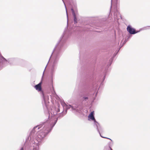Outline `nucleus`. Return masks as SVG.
<instances>
[{"label": "nucleus", "mask_w": 150, "mask_h": 150, "mask_svg": "<svg viewBox=\"0 0 150 150\" xmlns=\"http://www.w3.org/2000/svg\"><path fill=\"white\" fill-rule=\"evenodd\" d=\"M12 59H11L7 60L4 57L1 56L0 57V64L1 63L3 66H6L9 62L10 61L12 60Z\"/></svg>", "instance_id": "7"}, {"label": "nucleus", "mask_w": 150, "mask_h": 150, "mask_svg": "<svg viewBox=\"0 0 150 150\" xmlns=\"http://www.w3.org/2000/svg\"><path fill=\"white\" fill-rule=\"evenodd\" d=\"M94 112L93 111L91 112L90 114L88 116V120H93L94 122V125L95 124L96 122H97L96 121L94 116Z\"/></svg>", "instance_id": "10"}, {"label": "nucleus", "mask_w": 150, "mask_h": 150, "mask_svg": "<svg viewBox=\"0 0 150 150\" xmlns=\"http://www.w3.org/2000/svg\"><path fill=\"white\" fill-rule=\"evenodd\" d=\"M112 0H111V2H112Z\"/></svg>", "instance_id": "29"}, {"label": "nucleus", "mask_w": 150, "mask_h": 150, "mask_svg": "<svg viewBox=\"0 0 150 150\" xmlns=\"http://www.w3.org/2000/svg\"><path fill=\"white\" fill-rule=\"evenodd\" d=\"M12 59H11L7 60L4 57L1 56L0 57V64L1 63L3 66H6L9 62L10 61L12 60Z\"/></svg>", "instance_id": "6"}, {"label": "nucleus", "mask_w": 150, "mask_h": 150, "mask_svg": "<svg viewBox=\"0 0 150 150\" xmlns=\"http://www.w3.org/2000/svg\"><path fill=\"white\" fill-rule=\"evenodd\" d=\"M118 51H119V50H118V51H117V53H118Z\"/></svg>", "instance_id": "27"}, {"label": "nucleus", "mask_w": 150, "mask_h": 150, "mask_svg": "<svg viewBox=\"0 0 150 150\" xmlns=\"http://www.w3.org/2000/svg\"><path fill=\"white\" fill-rule=\"evenodd\" d=\"M20 150H23V148H22Z\"/></svg>", "instance_id": "20"}, {"label": "nucleus", "mask_w": 150, "mask_h": 150, "mask_svg": "<svg viewBox=\"0 0 150 150\" xmlns=\"http://www.w3.org/2000/svg\"><path fill=\"white\" fill-rule=\"evenodd\" d=\"M72 13L73 16L74 18V22L75 24L77 23V19L76 18V16L78 14V12L77 9H76L74 10L73 8H71Z\"/></svg>", "instance_id": "9"}, {"label": "nucleus", "mask_w": 150, "mask_h": 150, "mask_svg": "<svg viewBox=\"0 0 150 150\" xmlns=\"http://www.w3.org/2000/svg\"><path fill=\"white\" fill-rule=\"evenodd\" d=\"M105 76H104V80L105 79Z\"/></svg>", "instance_id": "22"}, {"label": "nucleus", "mask_w": 150, "mask_h": 150, "mask_svg": "<svg viewBox=\"0 0 150 150\" xmlns=\"http://www.w3.org/2000/svg\"><path fill=\"white\" fill-rule=\"evenodd\" d=\"M60 41L57 44L52 55L53 57V61L51 68V73L53 74L56 69L59 59V53L61 48Z\"/></svg>", "instance_id": "2"}, {"label": "nucleus", "mask_w": 150, "mask_h": 150, "mask_svg": "<svg viewBox=\"0 0 150 150\" xmlns=\"http://www.w3.org/2000/svg\"><path fill=\"white\" fill-rule=\"evenodd\" d=\"M118 51H119V50H118V51H117V53H118Z\"/></svg>", "instance_id": "26"}, {"label": "nucleus", "mask_w": 150, "mask_h": 150, "mask_svg": "<svg viewBox=\"0 0 150 150\" xmlns=\"http://www.w3.org/2000/svg\"><path fill=\"white\" fill-rule=\"evenodd\" d=\"M118 51H119V50H118V51H117V53H118Z\"/></svg>", "instance_id": "24"}, {"label": "nucleus", "mask_w": 150, "mask_h": 150, "mask_svg": "<svg viewBox=\"0 0 150 150\" xmlns=\"http://www.w3.org/2000/svg\"><path fill=\"white\" fill-rule=\"evenodd\" d=\"M126 41H125V40L123 42V43L122 45H120V48L121 47H122L123 46V45L126 43Z\"/></svg>", "instance_id": "12"}, {"label": "nucleus", "mask_w": 150, "mask_h": 150, "mask_svg": "<svg viewBox=\"0 0 150 150\" xmlns=\"http://www.w3.org/2000/svg\"><path fill=\"white\" fill-rule=\"evenodd\" d=\"M112 59H113L111 58V59H110V61H112Z\"/></svg>", "instance_id": "21"}, {"label": "nucleus", "mask_w": 150, "mask_h": 150, "mask_svg": "<svg viewBox=\"0 0 150 150\" xmlns=\"http://www.w3.org/2000/svg\"><path fill=\"white\" fill-rule=\"evenodd\" d=\"M59 111V108L52 109L51 113L52 118L47 122L35 127L30 133L28 140L30 139L33 147V150L38 149V144L51 131L57 121V118L54 116Z\"/></svg>", "instance_id": "1"}, {"label": "nucleus", "mask_w": 150, "mask_h": 150, "mask_svg": "<svg viewBox=\"0 0 150 150\" xmlns=\"http://www.w3.org/2000/svg\"><path fill=\"white\" fill-rule=\"evenodd\" d=\"M115 20H116V19H117V16H115Z\"/></svg>", "instance_id": "16"}, {"label": "nucleus", "mask_w": 150, "mask_h": 150, "mask_svg": "<svg viewBox=\"0 0 150 150\" xmlns=\"http://www.w3.org/2000/svg\"><path fill=\"white\" fill-rule=\"evenodd\" d=\"M95 99V98H94V99H93V100Z\"/></svg>", "instance_id": "23"}, {"label": "nucleus", "mask_w": 150, "mask_h": 150, "mask_svg": "<svg viewBox=\"0 0 150 150\" xmlns=\"http://www.w3.org/2000/svg\"><path fill=\"white\" fill-rule=\"evenodd\" d=\"M43 75H44V73L43 74Z\"/></svg>", "instance_id": "28"}, {"label": "nucleus", "mask_w": 150, "mask_h": 150, "mask_svg": "<svg viewBox=\"0 0 150 150\" xmlns=\"http://www.w3.org/2000/svg\"><path fill=\"white\" fill-rule=\"evenodd\" d=\"M42 83V82L41 81L38 84L35 85L34 86V88L38 91H41V94L42 96L43 101L45 104H46L49 102V96L47 95L44 93L43 91H42V88L41 87Z\"/></svg>", "instance_id": "4"}, {"label": "nucleus", "mask_w": 150, "mask_h": 150, "mask_svg": "<svg viewBox=\"0 0 150 150\" xmlns=\"http://www.w3.org/2000/svg\"><path fill=\"white\" fill-rule=\"evenodd\" d=\"M61 104L64 108H65L66 110L64 114L63 113H61L59 114V115L60 117H62L64 116L66 113L67 110L70 108L71 110L73 111L74 112L80 113L82 112V107L81 105H74L73 106H71L70 105H67L64 102H62Z\"/></svg>", "instance_id": "3"}, {"label": "nucleus", "mask_w": 150, "mask_h": 150, "mask_svg": "<svg viewBox=\"0 0 150 150\" xmlns=\"http://www.w3.org/2000/svg\"><path fill=\"white\" fill-rule=\"evenodd\" d=\"M63 36H64L63 35H62V36H61V37L60 38V39H62L63 38Z\"/></svg>", "instance_id": "18"}, {"label": "nucleus", "mask_w": 150, "mask_h": 150, "mask_svg": "<svg viewBox=\"0 0 150 150\" xmlns=\"http://www.w3.org/2000/svg\"><path fill=\"white\" fill-rule=\"evenodd\" d=\"M62 0L63 1V3H64V4L65 5V8H66V13H67V18H68V13H67V9H66V6H65V3H64L63 0Z\"/></svg>", "instance_id": "14"}, {"label": "nucleus", "mask_w": 150, "mask_h": 150, "mask_svg": "<svg viewBox=\"0 0 150 150\" xmlns=\"http://www.w3.org/2000/svg\"><path fill=\"white\" fill-rule=\"evenodd\" d=\"M88 98L87 97H83V100H85L86 101L88 100Z\"/></svg>", "instance_id": "11"}, {"label": "nucleus", "mask_w": 150, "mask_h": 150, "mask_svg": "<svg viewBox=\"0 0 150 150\" xmlns=\"http://www.w3.org/2000/svg\"><path fill=\"white\" fill-rule=\"evenodd\" d=\"M118 51H119V50H118V51H117V53H118Z\"/></svg>", "instance_id": "25"}, {"label": "nucleus", "mask_w": 150, "mask_h": 150, "mask_svg": "<svg viewBox=\"0 0 150 150\" xmlns=\"http://www.w3.org/2000/svg\"><path fill=\"white\" fill-rule=\"evenodd\" d=\"M55 93L54 91L52 92L53 94H55Z\"/></svg>", "instance_id": "17"}, {"label": "nucleus", "mask_w": 150, "mask_h": 150, "mask_svg": "<svg viewBox=\"0 0 150 150\" xmlns=\"http://www.w3.org/2000/svg\"><path fill=\"white\" fill-rule=\"evenodd\" d=\"M150 26H147L146 27H145L143 28V30H147L149 29V27Z\"/></svg>", "instance_id": "13"}, {"label": "nucleus", "mask_w": 150, "mask_h": 150, "mask_svg": "<svg viewBox=\"0 0 150 150\" xmlns=\"http://www.w3.org/2000/svg\"><path fill=\"white\" fill-rule=\"evenodd\" d=\"M94 126H96V129L97 130L98 132H99V133L100 134V136L102 138H106L107 139H108L110 140L111 141H112V140L108 138L102 136L100 133V132H103V128L100 126V125H99V124L97 122H96L95 123V124L94 125Z\"/></svg>", "instance_id": "5"}, {"label": "nucleus", "mask_w": 150, "mask_h": 150, "mask_svg": "<svg viewBox=\"0 0 150 150\" xmlns=\"http://www.w3.org/2000/svg\"><path fill=\"white\" fill-rule=\"evenodd\" d=\"M127 30L129 33L131 34H134L138 32L139 31L136 32L135 29L132 28L131 25H129L127 28Z\"/></svg>", "instance_id": "8"}, {"label": "nucleus", "mask_w": 150, "mask_h": 150, "mask_svg": "<svg viewBox=\"0 0 150 150\" xmlns=\"http://www.w3.org/2000/svg\"><path fill=\"white\" fill-rule=\"evenodd\" d=\"M111 143V142L109 143L110 144H109V146L110 148V150H112V148L111 147V146L110 145V144Z\"/></svg>", "instance_id": "15"}, {"label": "nucleus", "mask_w": 150, "mask_h": 150, "mask_svg": "<svg viewBox=\"0 0 150 150\" xmlns=\"http://www.w3.org/2000/svg\"><path fill=\"white\" fill-rule=\"evenodd\" d=\"M97 92L96 93V95H95V96L96 97V96H97Z\"/></svg>", "instance_id": "19"}]
</instances>
